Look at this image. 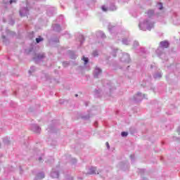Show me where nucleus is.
<instances>
[{
    "mask_svg": "<svg viewBox=\"0 0 180 180\" xmlns=\"http://www.w3.org/2000/svg\"><path fill=\"white\" fill-rule=\"evenodd\" d=\"M87 174L89 175H94L96 174H99V172H98V170H96V167H91L89 169V171Z\"/></svg>",
    "mask_w": 180,
    "mask_h": 180,
    "instance_id": "nucleus-1",
    "label": "nucleus"
},
{
    "mask_svg": "<svg viewBox=\"0 0 180 180\" xmlns=\"http://www.w3.org/2000/svg\"><path fill=\"white\" fill-rule=\"evenodd\" d=\"M168 46H169V44H168V41H164L160 42V47H164L165 49H167Z\"/></svg>",
    "mask_w": 180,
    "mask_h": 180,
    "instance_id": "nucleus-2",
    "label": "nucleus"
},
{
    "mask_svg": "<svg viewBox=\"0 0 180 180\" xmlns=\"http://www.w3.org/2000/svg\"><path fill=\"white\" fill-rule=\"evenodd\" d=\"M52 178H58V172H53L51 174Z\"/></svg>",
    "mask_w": 180,
    "mask_h": 180,
    "instance_id": "nucleus-3",
    "label": "nucleus"
},
{
    "mask_svg": "<svg viewBox=\"0 0 180 180\" xmlns=\"http://www.w3.org/2000/svg\"><path fill=\"white\" fill-rule=\"evenodd\" d=\"M148 16H152V15H154V11L153 10L148 11Z\"/></svg>",
    "mask_w": 180,
    "mask_h": 180,
    "instance_id": "nucleus-4",
    "label": "nucleus"
},
{
    "mask_svg": "<svg viewBox=\"0 0 180 180\" xmlns=\"http://www.w3.org/2000/svg\"><path fill=\"white\" fill-rule=\"evenodd\" d=\"M128 134H128L127 132L123 131V132H122L121 136H122V137H127V136Z\"/></svg>",
    "mask_w": 180,
    "mask_h": 180,
    "instance_id": "nucleus-5",
    "label": "nucleus"
},
{
    "mask_svg": "<svg viewBox=\"0 0 180 180\" xmlns=\"http://www.w3.org/2000/svg\"><path fill=\"white\" fill-rule=\"evenodd\" d=\"M36 41H37V43H39V41H43V38L39 37V38L36 39Z\"/></svg>",
    "mask_w": 180,
    "mask_h": 180,
    "instance_id": "nucleus-6",
    "label": "nucleus"
},
{
    "mask_svg": "<svg viewBox=\"0 0 180 180\" xmlns=\"http://www.w3.org/2000/svg\"><path fill=\"white\" fill-rule=\"evenodd\" d=\"M83 61H84V64H88V58L83 57Z\"/></svg>",
    "mask_w": 180,
    "mask_h": 180,
    "instance_id": "nucleus-7",
    "label": "nucleus"
},
{
    "mask_svg": "<svg viewBox=\"0 0 180 180\" xmlns=\"http://www.w3.org/2000/svg\"><path fill=\"white\" fill-rule=\"evenodd\" d=\"M162 8H163V7H162V3H159V9H160V11H162Z\"/></svg>",
    "mask_w": 180,
    "mask_h": 180,
    "instance_id": "nucleus-8",
    "label": "nucleus"
},
{
    "mask_svg": "<svg viewBox=\"0 0 180 180\" xmlns=\"http://www.w3.org/2000/svg\"><path fill=\"white\" fill-rule=\"evenodd\" d=\"M102 9L104 12H106V11H108V8H106L105 6H103Z\"/></svg>",
    "mask_w": 180,
    "mask_h": 180,
    "instance_id": "nucleus-9",
    "label": "nucleus"
},
{
    "mask_svg": "<svg viewBox=\"0 0 180 180\" xmlns=\"http://www.w3.org/2000/svg\"><path fill=\"white\" fill-rule=\"evenodd\" d=\"M105 144H106L107 148H108V149L110 148V146H109V142H106Z\"/></svg>",
    "mask_w": 180,
    "mask_h": 180,
    "instance_id": "nucleus-10",
    "label": "nucleus"
},
{
    "mask_svg": "<svg viewBox=\"0 0 180 180\" xmlns=\"http://www.w3.org/2000/svg\"><path fill=\"white\" fill-rule=\"evenodd\" d=\"M15 2H16V0H10V4H13V3H15Z\"/></svg>",
    "mask_w": 180,
    "mask_h": 180,
    "instance_id": "nucleus-11",
    "label": "nucleus"
},
{
    "mask_svg": "<svg viewBox=\"0 0 180 180\" xmlns=\"http://www.w3.org/2000/svg\"><path fill=\"white\" fill-rule=\"evenodd\" d=\"M44 57V55L42 54L41 56H38V58H43Z\"/></svg>",
    "mask_w": 180,
    "mask_h": 180,
    "instance_id": "nucleus-12",
    "label": "nucleus"
},
{
    "mask_svg": "<svg viewBox=\"0 0 180 180\" xmlns=\"http://www.w3.org/2000/svg\"><path fill=\"white\" fill-rule=\"evenodd\" d=\"M93 54H94V57H96V56H98V53H96V52H94Z\"/></svg>",
    "mask_w": 180,
    "mask_h": 180,
    "instance_id": "nucleus-13",
    "label": "nucleus"
},
{
    "mask_svg": "<svg viewBox=\"0 0 180 180\" xmlns=\"http://www.w3.org/2000/svg\"><path fill=\"white\" fill-rule=\"evenodd\" d=\"M20 15H21V16H23V15H22V13L20 12Z\"/></svg>",
    "mask_w": 180,
    "mask_h": 180,
    "instance_id": "nucleus-14",
    "label": "nucleus"
},
{
    "mask_svg": "<svg viewBox=\"0 0 180 180\" xmlns=\"http://www.w3.org/2000/svg\"><path fill=\"white\" fill-rule=\"evenodd\" d=\"M99 72H102V70H99Z\"/></svg>",
    "mask_w": 180,
    "mask_h": 180,
    "instance_id": "nucleus-15",
    "label": "nucleus"
},
{
    "mask_svg": "<svg viewBox=\"0 0 180 180\" xmlns=\"http://www.w3.org/2000/svg\"><path fill=\"white\" fill-rule=\"evenodd\" d=\"M75 96H76V97L78 96V94H75Z\"/></svg>",
    "mask_w": 180,
    "mask_h": 180,
    "instance_id": "nucleus-16",
    "label": "nucleus"
},
{
    "mask_svg": "<svg viewBox=\"0 0 180 180\" xmlns=\"http://www.w3.org/2000/svg\"><path fill=\"white\" fill-rule=\"evenodd\" d=\"M42 178H44V175H43Z\"/></svg>",
    "mask_w": 180,
    "mask_h": 180,
    "instance_id": "nucleus-17",
    "label": "nucleus"
}]
</instances>
